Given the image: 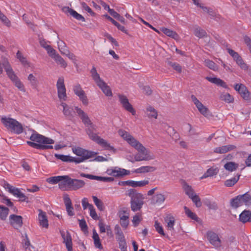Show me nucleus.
Returning <instances> with one entry per match:
<instances>
[{
	"label": "nucleus",
	"instance_id": "37998d69",
	"mask_svg": "<svg viewBox=\"0 0 251 251\" xmlns=\"http://www.w3.org/2000/svg\"><path fill=\"white\" fill-rule=\"evenodd\" d=\"M161 31L166 35L172 37L174 39H176L178 37L177 34L174 31L165 27L160 28Z\"/></svg>",
	"mask_w": 251,
	"mask_h": 251
},
{
	"label": "nucleus",
	"instance_id": "f8f14e48",
	"mask_svg": "<svg viewBox=\"0 0 251 251\" xmlns=\"http://www.w3.org/2000/svg\"><path fill=\"white\" fill-rule=\"evenodd\" d=\"M118 98L123 107L127 111L131 113L132 115H135L136 114V111L132 105L129 103L127 97L123 95H119Z\"/></svg>",
	"mask_w": 251,
	"mask_h": 251
},
{
	"label": "nucleus",
	"instance_id": "4be33fe9",
	"mask_svg": "<svg viewBox=\"0 0 251 251\" xmlns=\"http://www.w3.org/2000/svg\"><path fill=\"white\" fill-rule=\"evenodd\" d=\"M38 211V220L40 226L43 227L48 228L49 224L46 213L41 209H39Z\"/></svg>",
	"mask_w": 251,
	"mask_h": 251
},
{
	"label": "nucleus",
	"instance_id": "ddd939ff",
	"mask_svg": "<svg viewBox=\"0 0 251 251\" xmlns=\"http://www.w3.org/2000/svg\"><path fill=\"white\" fill-rule=\"evenodd\" d=\"M106 173L108 175L113 176L115 177L123 176L129 174V171L118 167L108 169Z\"/></svg>",
	"mask_w": 251,
	"mask_h": 251
},
{
	"label": "nucleus",
	"instance_id": "a211bd4d",
	"mask_svg": "<svg viewBox=\"0 0 251 251\" xmlns=\"http://www.w3.org/2000/svg\"><path fill=\"white\" fill-rule=\"evenodd\" d=\"M9 222L14 228L18 229L23 225V218L21 216L12 214L9 216Z\"/></svg>",
	"mask_w": 251,
	"mask_h": 251
},
{
	"label": "nucleus",
	"instance_id": "e2e57ef3",
	"mask_svg": "<svg viewBox=\"0 0 251 251\" xmlns=\"http://www.w3.org/2000/svg\"><path fill=\"white\" fill-rule=\"evenodd\" d=\"M193 202L195 203L197 207H200L201 206V202L199 196L196 194L192 197H190Z\"/></svg>",
	"mask_w": 251,
	"mask_h": 251
},
{
	"label": "nucleus",
	"instance_id": "603ef678",
	"mask_svg": "<svg viewBox=\"0 0 251 251\" xmlns=\"http://www.w3.org/2000/svg\"><path fill=\"white\" fill-rule=\"evenodd\" d=\"M220 99L227 103H231L233 101V97L227 93H223L220 95Z\"/></svg>",
	"mask_w": 251,
	"mask_h": 251
},
{
	"label": "nucleus",
	"instance_id": "2f4dec72",
	"mask_svg": "<svg viewBox=\"0 0 251 251\" xmlns=\"http://www.w3.org/2000/svg\"><path fill=\"white\" fill-rule=\"evenodd\" d=\"M54 156L57 159L61 160L65 162H75V157H73L69 155H63L55 153Z\"/></svg>",
	"mask_w": 251,
	"mask_h": 251
},
{
	"label": "nucleus",
	"instance_id": "5701e85b",
	"mask_svg": "<svg viewBox=\"0 0 251 251\" xmlns=\"http://www.w3.org/2000/svg\"><path fill=\"white\" fill-rule=\"evenodd\" d=\"M68 214L72 216L74 215V208L72 205V202L68 195H66L63 198Z\"/></svg>",
	"mask_w": 251,
	"mask_h": 251
},
{
	"label": "nucleus",
	"instance_id": "6e6552de",
	"mask_svg": "<svg viewBox=\"0 0 251 251\" xmlns=\"http://www.w3.org/2000/svg\"><path fill=\"white\" fill-rule=\"evenodd\" d=\"M75 109L82 123L85 126L87 127V128L91 127L92 129H94V130L97 129V126L93 124L87 113L77 106L75 107Z\"/></svg>",
	"mask_w": 251,
	"mask_h": 251
},
{
	"label": "nucleus",
	"instance_id": "a878e982",
	"mask_svg": "<svg viewBox=\"0 0 251 251\" xmlns=\"http://www.w3.org/2000/svg\"><path fill=\"white\" fill-rule=\"evenodd\" d=\"M181 184L186 195L189 198L196 194L192 186L189 185L185 180H182Z\"/></svg>",
	"mask_w": 251,
	"mask_h": 251
},
{
	"label": "nucleus",
	"instance_id": "9b49d317",
	"mask_svg": "<svg viewBox=\"0 0 251 251\" xmlns=\"http://www.w3.org/2000/svg\"><path fill=\"white\" fill-rule=\"evenodd\" d=\"M234 88L240 94L244 100H251V93L248 91L245 85L236 84Z\"/></svg>",
	"mask_w": 251,
	"mask_h": 251
},
{
	"label": "nucleus",
	"instance_id": "69168bd1",
	"mask_svg": "<svg viewBox=\"0 0 251 251\" xmlns=\"http://www.w3.org/2000/svg\"><path fill=\"white\" fill-rule=\"evenodd\" d=\"M154 227L158 233L163 236L165 235V233L162 226L157 221H155L154 224Z\"/></svg>",
	"mask_w": 251,
	"mask_h": 251
},
{
	"label": "nucleus",
	"instance_id": "f257e3e1",
	"mask_svg": "<svg viewBox=\"0 0 251 251\" xmlns=\"http://www.w3.org/2000/svg\"><path fill=\"white\" fill-rule=\"evenodd\" d=\"M118 133L130 146L138 151V153L134 155L136 161H150L155 158V155L150 150L143 146L129 132L121 129L118 130Z\"/></svg>",
	"mask_w": 251,
	"mask_h": 251
},
{
	"label": "nucleus",
	"instance_id": "4c0bfd02",
	"mask_svg": "<svg viewBox=\"0 0 251 251\" xmlns=\"http://www.w3.org/2000/svg\"><path fill=\"white\" fill-rule=\"evenodd\" d=\"M92 238L94 240L95 247L101 250L102 249V246L101 244L99 236L95 229L93 230Z\"/></svg>",
	"mask_w": 251,
	"mask_h": 251
},
{
	"label": "nucleus",
	"instance_id": "2eb2a0df",
	"mask_svg": "<svg viewBox=\"0 0 251 251\" xmlns=\"http://www.w3.org/2000/svg\"><path fill=\"white\" fill-rule=\"evenodd\" d=\"M61 236L63 239V243L65 244L68 251H73L72 239L70 233L68 231H60Z\"/></svg>",
	"mask_w": 251,
	"mask_h": 251
},
{
	"label": "nucleus",
	"instance_id": "c9c22d12",
	"mask_svg": "<svg viewBox=\"0 0 251 251\" xmlns=\"http://www.w3.org/2000/svg\"><path fill=\"white\" fill-rule=\"evenodd\" d=\"M128 186L133 187H143L149 183L148 180H143L141 181L128 180Z\"/></svg>",
	"mask_w": 251,
	"mask_h": 251
},
{
	"label": "nucleus",
	"instance_id": "6ab92c4d",
	"mask_svg": "<svg viewBox=\"0 0 251 251\" xmlns=\"http://www.w3.org/2000/svg\"><path fill=\"white\" fill-rule=\"evenodd\" d=\"M62 178H61L58 187L62 191H67L70 190L71 178L68 176H61Z\"/></svg>",
	"mask_w": 251,
	"mask_h": 251
},
{
	"label": "nucleus",
	"instance_id": "7c9ffc66",
	"mask_svg": "<svg viewBox=\"0 0 251 251\" xmlns=\"http://www.w3.org/2000/svg\"><path fill=\"white\" fill-rule=\"evenodd\" d=\"M166 197L161 193L156 194L152 199V203L158 205L162 204L165 201Z\"/></svg>",
	"mask_w": 251,
	"mask_h": 251
},
{
	"label": "nucleus",
	"instance_id": "c756f323",
	"mask_svg": "<svg viewBox=\"0 0 251 251\" xmlns=\"http://www.w3.org/2000/svg\"><path fill=\"white\" fill-rule=\"evenodd\" d=\"M120 224L123 227L126 228L129 223L128 218L129 214L126 213V211H123L122 213L120 214Z\"/></svg>",
	"mask_w": 251,
	"mask_h": 251
},
{
	"label": "nucleus",
	"instance_id": "6e6d98bb",
	"mask_svg": "<svg viewBox=\"0 0 251 251\" xmlns=\"http://www.w3.org/2000/svg\"><path fill=\"white\" fill-rule=\"evenodd\" d=\"M227 50L228 53L232 57L233 60L236 62L242 58L238 52L235 51L233 50L230 49H227Z\"/></svg>",
	"mask_w": 251,
	"mask_h": 251
},
{
	"label": "nucleus",
	"instance_id": "f3484780",
	"mask_svg": "<svg viewBox=\"0 0 251 251\" xmlns=\"http://www.w3.org/2000/svg\"><path fill=\"white\" fill-rule=\"evenodd\" d=\"M192 101L195 104L199 112L204 116L208 115V110L204 106L201 102L195 96L192 95L191 96Z\"/></svg>",
	"mask_w": 251,
	"mask_h": 251
},
{
	"label": "nucleus",
	"instance_id": "052dcab7",
	"mask_svg": "<svg viewBox=\"0 0 251 251\" xmlns=\"http://www.w3.org/2000/svg\"><path fill=\"white\" fill-rule=\"evenodd\" d=\"M206 33L203 29L200 27H197L194 30V34L199 38H202L205 36Z\"/></svg>",
	"mask_w": 251,
	"mask_h": 251
},
{
	"label": "nucleus",
	"instance_id": "473e14b6",
	"mask_svg": "<svg viewBox=\"0 0 251 251\" xmlns=\"http://www.w3.org/2000/svg\"><path fill=\"white\" fill-rule=\"evenodd\" d=\"M239 220L243 223L251 221V212L249 210H244L239 216Z\"/></svg>",
	"mask_w": 251,
	"mask_h": 251
},
{
	"label": "nucleus",
	"instance_id": "3c124183",
	"mask_svg": "<svg viewBox=\"0 0 251 251\" xmlns=\"http://www.w3.org/2000/svg\"><path fill=\"white\" fill-rule=\"evenodd\" d=\"M9 209L7 207L0 205V218L5 220L7 217Z\"/></svg>",
	"mask_w": 251,
	"mask_h": 251
},
{
	"label": "nucleus",
	"instance_id": "774afa93",
	"mask_svg": "<svg viewBox=\"0 0 251 251\" xmlns=\"http://www.w3.org/2000/svg\"><path fill=\"white\" fill-rule=\"evenodd\" d=\"M0 20L6 26H10V22L8 18L0 11Z\"/></svg>",
	"mask_w": 251,
	"mask_h": 251
},
{
	"label": "nucleus",
	"instance_id": "4d7b16f0",
	"mask_svg": "<svg viewBox=\"0 0 251 251\" xmlns=\"http://www.w3.org/2000/svg\"><path fill=\"white\" fill-rule=\"evenodd\" d=\"M227 50L228 53L232 57L233 60L236 62L242 58L238 52L235 51L233 50L230 49H227Z\"/></svg>",
	"mask_w": 251,
	"mask_h": 251
},
{
	"label": "nucleus",
	"instance_id": "c03bdc74",
	"mask_svg": "<svg viewBox=\"0 0 251 251\" xmlns=\"http://www.w3.org/2000/svg\"><path fill=\"white\" fill-rule=\"evenodd\" d=\"M165 222L167 224V227L170 230L174 229L175 223V218L172 216L169 215L165 219Z\"/></svg>",
	"mask_w": 251,
	"mask_h": 251
},
{
	"label": "nucleus",
	"instance_id": "f03ea898",
	"mask_svg": "<svg viewBox=\"0 0 251 251\" xmlns=\"http://www.w3.org/2000/svg\"><path fill=\"white\" fill-rule=\"evenodd\" d=\"M29 139L31 141H27L26 143L28 145L34 149L45 150L53 148L51 145L54 143L53 139L37 133H32Z\"/></svg>",
	"mask_w": 251,
	"mask_h": 251
},
{
	"label": "nucleus",
	"instance_id": "7ed1b4c3",
	"mask_svg": "<svg viewBox=\"0 0 251 251\" xmlns=\"http://www.w3.org/2000/svg\"><path fill=\"white\" fill-rule=\"evenodd\" d=\"M127 195L130 198L131 209L133 211L140 210L144 204V197L143 195L138 193L134 189L128 190Z\"/></svg>",
	"mask_w": 251,
	"mask_h": 251
},
{
	"label": "nucleus",
	"instance_id": "72a5a7b5",
	"mask_svg": "<svg viewBox=\"0 0 251 251\" xmlns=\"http://www.w3.org/2000/svg\"><path fill=\"white\" fill-rule=\"evenodd\" d=\"M200 7L203 10L204 12L208 13L211 18L216 20H218L220 19L219 15L217 14L212 9L201 5H200Z\"/></svg>",
	"mask_w": 251,
	"mask_h": 251
},
{
	"label": "nucleus",
	"instance_id": "79ce46f5",
	"mask_svg": "<svg viewBox=\"0 0 251 251\" xmlns=\"http://www.w3.org/2000/svg\"><path fill=\"white\" fill-rule=\"evenodd\" d=\"M105 17L106 18L110 21L114 25H115L119 30H121V31L127 34V30L126 29V28L125 26L121 25H120L118 22H117L115 20H114L113 18H112L110 16H109L108 15H105Z\"/></svg>",
	"mask_w": 251,
	"mask_h": 251
},
{
	"label": "nucleus",
	"instance_id": "e433bc0d",
	"mask_svg": "<svg viewBox=\"0 0 251 251\" xmlns=\"http://www.w3.org/2000/svg\"><path fill=\"white\" fill-rule=\"evenodd\" d=\"M60 105L63 107L64 115L66 117H71L73 111V108L64 102H61Z\"/></svg>",
	"mask_w": 251,
	"mask_h": 251
},
{
	"label": "nucleus",
	"instance_id": "9d476101",
	"mask_svg": "<svg viewBox=\"0 0 251 251\" xmlns=\"http://www.w3.org/2000/svg\"><path fill=\"white\" fill-rule=\"evenodd\" d=\"M73 91L84 105H87L88 100L84 91L79 84H76L73 86Z\"/></svg>",
	"mask_w": 251,
	"mask_h": 251
},
{
	"label": "nucleus",
	"instance_id": "dca6fc26",
	"mask_svg": "<svg viewBox=\"0 0 251 251\" xmlns=\"http://www.w3.org/2000/svg\"><path fill=\"white\" fill-rule=\"evenodd\" d=\"M206 236L209 242L215 248H218L221 246V240L216 233L209 231L207 232Z\"/></svg>",
	"mask_w": 251,
	"mask_h": 251
},
{
	"label": "nucleus",
	"instance_id": "864d4df0",
	"mask_svg": "<svg viewBox=\"0 0 251 251\" xmlns=\"http://www.w3.org/2000/svg\"><path fill=\"white\" fill-rule=\"evenodd\" d=\"M27 79L29 81L32 88L34 89L36 88L38 84V81L37 78L32 74H30L28 76Z\"/></svg>",
	"mask_w": 251,
	"mask_h": 251
},
{
	"label": "nucleus",
	"instance_id": "a18cd8bd",
	"mask_svg": "<svg viewBox=\"0 0 251 251\" xmlns=\"http://www.w3.org/2000/svg\"><path fill=\"white\" fill-rule=\"evenodd\" d=\"M239 165L234 162H228L225 164L224 168L229 172L235 171L238 167Z\"/></svg>",
	"mask_w": 251,
	"mask_h": 251
},
{
	"label": "nucleus",
	"instance_id": "c85d7f7f",
	"mask_svg": "<svg viewBox=\"0 0 251 251\" xmlns=\"http://www.w3.org/2000/svg\"><path fill=\"white\" fill-rule=\"evenodd\" d=\"M114 230L116 239L118 242L126 241L124 233L119 225H117L115 226Z\"/></svg>",
	"mask_w": 251,
	"mask_h": 251
},
{
	"label": "nucleus",
	"instance_id": "39448f33",
	"mask_svg": "<svg viewBox=\"0 0 251 251\" xmlns=\"http://www.w3.org/2000/svg\"><path fill=\"white\" fill-rule=\"evenodd\" d=\"M72 150L74 154L78 156V157H75V163L76 164L83 162L96 154L93 151H89L79 147H73Z\"/></svg>",
	"mask_w": 251,
	"mask_h": 251
},
{
	"label": "nucleus",
	"instance_id": "4468645a",
	"mask_svg": "<svg viewBox=\"0 0 251 251\" xmlns=\"http://www.w3.org/2000/svg\"><path fill=\"white\" fill-rule=\"evenodd\" d=\"M2 66H3L6 74L9 78L11 81L14 82L19 79L17 76L15 75L7 59H3L2 61Z\"/></svg>",
	"mask_w": 251,
	"mask_h": 251
},
{
	"label": "nucleus",
	"instance_id": "ea45409f",
	"mask_svg": "<svg viewBox=\"0 0 251 251\" xmlns=\"http://www.w3.org/2000/svg\"><path fill=\"white\" fill-rule=\"evenodd\" d=\"M241 196L238 195L235 198L232 199L230 202L231 206L233 208H237L238 207L241 206L242 203L241 202Z\"/></svg>",
	"mask_w": 251,
	"mask_h": 251
},
{
	"label": "nucleus",
	"instance_id": "bf43d9fd",
	"mask_svg": "<svg viewBox=\"0 0 251 251\" xmlns=\"http://www.w3.org/2000/svg\"><path fill=\"white\" fill-rule=\"evenodd\" d=\"M53 59L55 61L56 63L60 65L62 67H66L67 64L65 60L59 54L55 56Z\"/></svg>",
	"mask_w": 251,
	"mask_h": 251
},
{
	"label": "nucleus",
	"instance_id": "0e129e2a",
	"mask_svg": "<svg viewBox=\"0 0 251 251\" xmlns=\"http://www.w3.org/2000/svg\"><path fill=\"white\" fill-rule=\"evenodd\" d=\"M0 201L1 202L5 203L9 207H13L14 206L13 203L10 200L5 196H2Z\"/></svg>",
	"mask_w": 251,
	"mask_h": 251
},
{
	"label": "nucleus",
	"instance_id": "58836bf2",
	"mask_svg": "<svg viewBox=\"0 0 251 251\" xmlns=\"http://www.w3.org/2000/svg\"><path fill=\"white\" fill-rule=\"evenodd\" d=\"M90 73L93 80L95 81L97 85H98L101 82L103 81L100 78L99 74L97 73L96 68L94 66L93 67Z\"/></svg>",
	"mask_w": 251,
	"mask_h": 251
},
{
	"label": "nucleus",
	"instance_id": "393cba45",
	"mask_svg": "<svg viewBox=\"0 0 251 251\" xmlns=\"http://www.w3.org/2000/svg\"><path fill=\"white\" fill-rule=\"evenodd\" d=\"M236 149V146L232 145H228L223 146L220 147H217L214 149V152L218 153H225L229 151L234 150Z\"/></svg>",
	"mask_w": 251,
	"mask_h": 251
},
{
	"label": "nucleus",
	"instance_id": "bb28decb",
	"mask_svg": "<svg viewBox=\"0 0 251 251\" xmlns=\"http://www.w3.org/2000/svg\"><path fill=\"white\" fill-rule=\"evenodd\" d=\"M206 79L208 81L212 83L215 84L217 86H219L225 88H226L227 87L226 83L219 78H217L216 77H212L210 76H207L206 77Z\"/></svg>",
	"mask_w": 251,
	"mask_h": 251
},
{
	"label": "nucleus",
	"instance_id": "20e7f679",
	"mask_svg": "<svg viewBox=\"0 0 251 251\" xmlns=\"http://www.w3.org/2000/svg\"><path fill=\"white\" fill-rule=\"evenodd\" d=\"M1 122L8 130L14 133L19 134L23 132L22 124L14 119L4 116L1 118Z\"/></svg>",
	"mask_w": 251,
	"mask_h": 251
},
{
	"label": "nucleus",
	"instance_id": "5fc2aeb1",
	"mask_svg": "<svg viewBox=\"0 0 251 251\" xmlns=\"http://www.w3.org/2000/svg\"><path fill=\"white\" fill-rule=\"evenodd\" d=\"M204 64L209 69L216 71L218 69V66L212 60L209 59H206L204 61Z\"/></svg>",
	"mask_w": 251,
	"mask_h": 251
},
{
	"label": "nucleus",
	"instance_id": "338daca9",
	"mask_svg": "<svg viewBox=\"0 0 251 251\" xmlns=\"http://www.w3.org/2000/svg\"><path fill=\"white\" fill-rule=\"evenodd\" d=\"M46 50H47L48 54L53 59L58 54L56 53V50L50 46L48 47V48H47Z\"/></svg>",
	"mask_w": 251,
	"mask_h": 251
},
{
	"label": "nucleus",
	"instance_id": "680f3d73",
	"mask_svg": "<svg viewBox=\"0 0 251 251\" xmlns=\"http://www.w3.org/2000/svg\"><path fill=\"white\" fill-rule=\"evenodd\" d=\"M184 210L186 214L188 217L191 218L193 220H197L198 218L196 214L193 212H192L188 208H187L186 206L184 207Z\"/></svg>",
	"mask_w": 251,
	"mask_h": 251
},
{
	"label": "nucleus",
	"instance_id": "412c9836",
	"mask_svg": "<svg viewBox=\"0 0 251 251\" xmlns=\"http://www.w3.org/2000/svg\"><path fill=\"white\" fill-rule=\"evenodd\" d=\"M85 184L82 180L71 178L70 190H77L83 187Z\"/></svg>",
	"mask_w": 251,
	"mask_h": 251
},
{
	"label": "nucleus",
	"instance_id": "49530a36",
	"mask_svg": "<svg viewBox=\"0 0 251 251\" xmlns=\"http://www.w3.org/2000/svg\"><path fill=\"white\" fill-rule=\"evenodd\" d=\"M241 196V202L243 205L249 206L251 204V196L250 194L246 193Z\"/></svg>",
	"mask_w": 251,
	"mask_h": 251
},
{
	"label": "nucleus",
	"instance_id": "f704fd0d",
	"mask_svg": "<svg viewBox=\"0 0 251 251\" xmlns=\"http://www.w3.org/2000/svg\"><path fill=\"white\" fill-rule=\"evenodd\" d=\"M219 172V169L217 167H212L208 169L207 171L201 177V179L207 178L208 177L213 176L216 175Z\"/></svg>",
	"mask_w": 251,
	"mask_h": 251
},
{
	"label": "nucleus",
	"instance_id": "13d9d810",
	"mask_svg": "<svg viewBox=\"0 0 251 251\" xmlns=\"http://www.w3.org/2000/svg\"><path fill=\"white\" fill-rule=\"evenodd\" d=\"M62 178L61 176H52L48 178L47 179V181L50 184H56L57 183L59 184Z\"/></svg>",
	"mask_w": 251,
	"mask_h": 251
},
{
	"label": "nucleus",
	"instance_id": "cd10ccee",
	"mask_svg": "<svg viewBox=\"0 0 251 251\" xmlns=\"http://www.w3.org/2000/svg\"><path fill=\"white\" fill-rule=\"evenodd\" d=\"M97 85L106 96L111 97L112 96L110 88L105 82L103 81Z\"/></svg>",
	"mask_w": 251,
	"mask_h": 251
},
{
	"label": "nucleus",
	"instance_id": "8fccbe9b",
	"mask_svg": "<svg viewBox=\"0 0 251 251\" xmlns=\"http://www.w3.org/2000/svg\"><path fill=\"white\" fill-rule=\"evenodd\" d=\"M58 49L62 54H67L68 53V48L65 43L62 40L58 42Z\"/></svg>",
	"mask_w": 251,
	"mask_h": 251
},
{
	"label": "nucleus",
	"instance_id": "aec40b11",
	"mask_svg": "<svg viewBox=\"0 0 251 251\" xmlns=\"http://www.w3.org/2000/svg\"><path fill=\"white\" fill-rule=\"evenodd\" d=\"M62 10L65 13H68L72 15L74 18L77 20L81 21L82 22H85V19L84 17L78 13L76 11L73 9L70 8L69 7H64L62 8Z\"/></svg>",
	"mask_w": 251,
	"mask_h": 251
},
{
	"label": "nucleus",
	"instance_id": "0eeeda50",
	"mask_svg": "<svg viewBox=\"0 0 251 251\" xmlns=\"http://www.w3.org/2000/svg\"><path fill=\"white\" fill-rule=\"evenodd\" d=\"M3 186L8 189V192L12 194L14 196L19 198V201L23 202L25 201L28 202V198L20 190L8 183L5 181H4L3 183Z\"/></svg>",
	"mask_w": 251,
	"mask_h": 251
},
{
	"label": "nucleus",
	"instance_id": "1a4fd4ad",
	"mask_svg": "<svg viewBox=\"0 0 251 251\" xmlns=\"http://www.w3.org/2000/svg\"><path fill=\"white\" fill-rule=\"evenodd\" d=\"M58 98L60 101L63 102L67 100L66 89L64 84V79L63 76L58 78L56 83Z\"/></svg>",
	"mask_w": 251,
	"mask_h": 251
},
{
	"label": "nucleus",
	"instance_id": "09e8293b",
	"mask_svg": "<svg viewBox=\"0 0 251 251\" xmlns=\"http://www.w3.org/2000/svg\"><path fill=\"white\" fill-rule=\"evenodd\" d=\"M240 175L233 177L230 179H227L225 182V185L226 187H231L235 184L239 179Z\"/></svg>",
	"mask_w": 251,
	"mask_h": 251
},
{
	"label": "nucleus",
	"instance_id": "de8ad7c7",
	"mask_svg": "<svg viewBox=\"0 0 251 251\" xmlns=\"http://www.w3.org/2000/svg\"><path fill=\"white\" fill-rule=\"evenodd\" d=\"M92 199L95 204L97 207L98 209L100 211H103L104 209V206L102 201L95 196H92Z\"/></svg>",
	"mask_w": 251,
	"mask_h": 251
},
{
	"label": "nucleus",
	"instance_id": "b1692460",
	"mask_svg": "<svg viewBox=\"0 0 251 251\" xmlns=\"http://www.w3.org/2000/svg\"><path fill=\"white\" fill-rule=\"evenodd\" d=\"M156 167L151 166H143L135 169L133 172L136 174H145L154 172Z\"/></svg>",
	"mask_w": 251,
	"mask_h": 251
},
{
	"label": "nucleus",
	"instance_id": "423d86ee",
	"mask_svg": "<svg viewBox=\"0 0 251 251\" xmlns=\"http://www.w3.org/2000/svg\"><path fill=\"white\" fill-rule=\"evenodd\" d=\"M93 130L96 131V129L94 130V129H92L91 127H89L86 129L87 133L90 139L99 144L105 150L113 151H115V149L113 146H111L105 140L101 138L96 133H94L93 131Z\"/></svg>",
	"mask_w": 251,
	"mask_h": 251
},
{
	"label": "nucleus",
	"instance_id": "a19ab883",
	"mask_svg": "<svg viewBox=\"0 0 251 251\" xmlns=\"http://www.w3.org/2000/svg\"><path fill=\"white\" fill-rule=\"evenodd\" d=\"M146 113L147 116L150 118L156 119L158 116L156 110L151 106L147 107Z\"/></svg>",
	"mask_w": 251,
	"mask_h": 251
}]
</instances>
